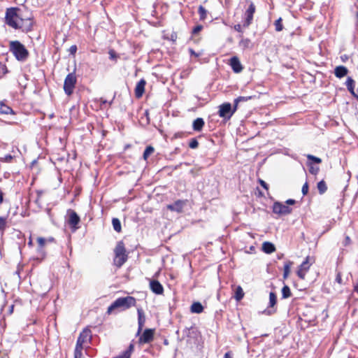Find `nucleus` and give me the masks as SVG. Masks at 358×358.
<instances>
[{
  "mask_svg": "<svg viewBox=\"0 0 358 358\" xmlns=\"http://www.w3.org/2000/svg\"><path fill=\"white\" fill-rule=\"evenodd\" d=\"M336 281L339 283V284H342V278H341V274L340 272H338L337 274H336Z\"/></svg>",
  "mask_w": 358,
  "mask_h": 358,
  "instance_id": "obj_49",
  "label": "nucleus"
},
{
  "mask_svg": "<svg viewBox=\"0 0 358 358\" xmlns=\"http://www.w3.org/2000/svg\"><path fill=\"white\" fill-rule=\"evenodd\" d=\"M199 146V142L196 138H192L189 143V147L192 149H196Z\"/></svg>",
  "mask_w": 358,
  "mask_h": 358,
  "instance_id": "obj_38",
  "label": "nucleus"
},
{
  "mask_svg": "<svg viewBox=\"0 0 358 358\" xmlns=\"http://www.w3.org/2000/svg\"><path fill=\"white\" fill-rule=\"evenodd\" d=\"M292 295L291 290L287 285H285L282 289V298L287 299Z\"/></svg>",
  "mask_w": 358,
  "mask_h": 358,
  "instance_id": "obj_32",
  "label": "nucleus"
},
{
  "mask_svg": "<svg viewBox=\"0 0 358 358\" xmlns=\"http://www.w3.org/2000/svg\"><path fill=\"white\" fill-rule=\"evenodd\" d=\"M84 347L78 346L76 345L75 350H74V358H81L83 356V350Z\"/></svg>",
  "mask_w": 358,
  "mask_h": 358,
  "instance_id": "obj_33",
  "label": "nucleus"
},
{
  "mask_svg": "<svg viewBox=\"0 0 358 358\" xmlns=\"http://www.w3.org/2000/svg\"><path fill=\"white\" fill-rule=\"evenodd\" d=\"M306 157L308 161H310L307 162V166L309 167V172L313 175H317L320 171V167L313 165V162L319 164L322 163V159L310 154L307 155Z\"/></svg>",
  "mask_w": 358,
  "mask_h": 358,
  "instance_id": "obj_8",
  "label": "nucleus"
},
{
  "mask_svg": "<svg viewBox=\"0 0 358 358\" xmlns=\"http://www.w3.org/2000/svg\"><path fill=\"white\" fill-rule=\"evenodd\" d=\"M202 29H203V26L201 24H198L196 27H194V29H192V34H197L202 30Z\"/></svg>",
  "mask_w": 358,
  "mask_h": 358,
  "instance_id": "obj_42",
  "label": "nucleus"
},
{
  "mask_svg": "<svg viewBox=\"0 0 358 358\" xmlns=\"http://www.w3.org/2000/svg\"><path fill=\"white\" fill-rule=\"evenodd\" d=\"M283 257V254L278 255V259H281Z\"/></svg>",
  "mask_w": 358,
  "mask_h": 358,
  "instance_id": "obj_57",
  "label": "nucleus"
},
{
  "mask_svg": "<svg viewBox=\"0 0 358 358\" xmlns=\"http://www.w3.org/2000/svg\"><path fill=\"white\" fill-rule=\"evenodd\" d=\"M351 243V239L348 236H346L344 241V245L347 246Z\"/></svg>",
  "mask_w": 358,
  "mask_h": 358,
  "instance_id": "obj_50",
  "label": "nucleus"
},
{
  "mask_svg": "<svg viewBox=\"0 0 358 358\" xmlns=\"http://www.w3.org/2000/svg\"><path fill=\"white\" fill-rule=\"evenodd\" d=\"M273 212L278 215H288L292 212V208L280 202H275L273 206Z\"/></svg>",
  "mask_w": 358,
  "mask_h": 358,
  "instance_id": "obj_10",
  "label": "nucleus"
},
{
  "mask_svg": "<svg viewBox=\"0 0 358 358\" xmlns=\"http://www.w3.org/2000/svg\"><path fill=\"white\" fill-rule=\"evenodd\" d=\"M13 308V306H11V308H10V310H12Z\"/></svg>",
  "mask_w": 358,
  "mask_h": 358,
  "instance_id": "obj_60",
  "label": "nucleus"
},
{
  "mask_svg": "<svg viewBox=\"0 0 358 358\" xmlns=\"http://www.w3.org/2000/svg\"><path fill=\"white\" fill-rule=\"evenodd\" d=\"M295 203H296L295 200H294V199H290L287 200V201H286V203H287V204H289V205H293V204H294Z\"/></svg>",
  "mask_w": 358,
  "mask_h": 358,
  "instance_id": "obj_52",
  "label": "nucleus"
},
{
  "mask_svg": "<svg viewBox=\"0 0 358 358\" xmlns=\"http://www.w3.org/2000/svg\"><path fill=\"white\" fill-rule=\"evenodd\" d=\"M348 70L344 66H336L334 69V74L338 78H341L345 76L348 74Z\"/></svg>",
  "mask_w": 358,
  "mask_h": 358,
  "instance_id": "obj_21",
  "label": "nucleus"
},
{
  "mask_svg": "<svg viewBox=\"0 0 358 358\" xmlns=\"http://www.w3.org/2000/svg\"><path fill=\"white\" fill-rule=\"evenodd\" d=\"M100 102H101V105L108 103V105L110 106L112 104V103H113V100L111 101H110V102H108L107 100L103 99V98H101L100 99Z\"/></svg>",
  "mask_w": 358,
  "mask_h": 358,
  "instance_id": "obj_51",
  "label": "nucleus"
},
{
  "mask_svg": "<svg viewBox=\"0 0 358 358\" xmlns=\"http://www.w3.org/2000/svg\"><path fill=\"white\" fill-rule=\"evenodd\" d=\"M239 38H241V41L238 43V45L243 50H245L247 48H249L251 45V41L249 38H244L242 35L239 36Z\"/></svg>",
  "mask_w": 358,
  "mask_h": 358,
  "instance_id": "obj_25",
  "label": "nucleus"
},
{
  "mask_svg": "<svg viewBox=\"0 0 358 358\" xmlns=\"http://www.w3.org/2000/svg\"><path fill=\"white\" fill-rule=\"evenodd\" d=\"M150 287L152 292L156 294H162L164 293V287L158 280H151L150 281Z\"/></svg>",
  "mask_w": 358,
  "mask_h": 358,
  "instance_id": "obj_16",
  "label": "nucleus"
},
{
  "mask_svg": "<svg viewBox=\"0 0 358 358\" xmlns=\"http://www.w3.org/2000/svg\"><path fill=\"white\" fill-rule=\"evenodd\" d=\"M302 193L303 195H306L308 194V182H305L304 185H303L302 187Z\"/></svg>",
  "mask_w": 358,
  "mask_h": 358,
  "instance_id": "obj_45",
  "label": "nucleus"
},
{
  "mask_svg": "<svg viewBox=\"0 0 358 358\" xmlns=\"http://www.w3.org/2000/svg\"><path fill=\"white\" fill-rule=\"evenodd\" d=\"M317 188L320 194H324L327 190V185L324 180H321L317 184Z\"/></svg>",
  "mask_w": 358,
  "mask_h": 358,
  "instance_id": "obj_27",
  "label": "nucleus"
},
{
  "mask_svg": "<svg viewBox=\"0 0 358 358\" xmlns=\"http://www.w3.org/2000/svg\"><path fill=\"white\" fill-rule=\"evenodd\" d=\"M229 65L231 66L234 72L238 73L243 71V66L238 57L234 56L229 60Z\"/></svg>",
  "mask_w": 358,
  "mask_h": 358,
  "instance_id": "obj_14",
  "label": "nucleus"
},
{
  "mask_svg": "<svg viewBox=\"0 0 358 358\" xmlns=\"http://www.w3.org/2000/svg\"><path fill=\"white\" fill-rule=\"evenodd\" d=\"M185 204V203L184 201L177 200L173 203L168 205L167 208L171 211H176L178 213H180V212H182Z\"/></svg>",
  "mask_w": 358,
  "mask_h": 358,
  "instance_id": "obj_17",
  "label": "nucleus"
},
{
  "mask_svg": "<svg viewBox=\"0 0 358 358\" xmlns=\"http://www.w3.org/2000/svg\"><path fill=\"white\" fill-rule=\"evenodd\" d=\"M262 251L266 254H271L275 251V247L272 243L266 241L262 244Z\"/></svg>",
  "mask_w": 358,
  "mask_h": 358,
  "instance_id": "obj_22",
  "label": "nucleus"
},
{
  "mask_svg": "<svg viewBox=\"0 0 358 358\" xmlns=\"http://www.w3.org/2000/svg\"><path fill=\"white\" fill-rule=\"evenodd\" d=\"M292 264H293L292 262L287 261L285 263V265H284V272L289 273L290 272V268L292 266Z\"/></svg>",
  "mask_w": 358,
  "mask_h": 358,
  "instance_id": "obj_39",
  "label": "nucleus"
},
{
  "mask_svg": "<svg viewBox=\"0 0 358 358\" xmlns=\"http://www.w3.org/2000/svg\"><path fill=\"white\" fill-rule=\"evenodd\" d=\"M5 22L9 27L25 32L31 31L33 27L31 17L25 15L24 11L17 7L6 9Z\"/></svg>",
  "mask_w": 358,
  "mask_h": 358,
  "instance_id": "obj_1",
  "label": "nucleus"
},
{
  "mask_svg": "<svg viewBox=\"0 0 358 358\" xmlns=\"http://www.w3.org/2000/svg\"><path fill=\"white\" fill-rule=\"evenodd\" d=\"M146 82L144 79L140 80L138 83L136 84V88H135V95L137 98H140L142 96V95L144 93L145 91V86Z\"/></svg>",
  "mask_w": 358,
  "mask_h": 358,
  "instance_id": "obj_18",
  "label": "nucleus"
},
{
  "mask_svg": "<svg viewBox=\"0 0 358 358\" xmlns=\"http://www.w3.org/2000/svg\"><path fill=\"white\" fill-rule=\"evenodd\" d=\"M114 358H130V350H125L121 355Z\"/></svg>",
  "mask_w": 358,
  "mask_h": 358,
  "instance_id": "obj_40",
  "label": "nucleus"
},
{
  "mask_svg": "<svg viewBox=\"0 0 358 358\" xmlns=\"http://www.w3.org/2000/svg\"><path fill=\"white\" fill-rule=\"evenodd\" d=\"M190 311L192 313L199 314L203 311V306L200 302H194L190 307Z\"/></svg>",
  "mask_w": 358,
  "mask_h": 358,
  "instance_id": "obj_24",
  "label": "nucleus"
},
{
  "mask_svg": "<svg viewBox=\"0 0 358 358\" xmlns=\"http://www.w3.org/2000/svg\"><path fill=\"white\" fill-rule=\"evenodd\" d=\"M224 358H232L229 354V352L225 353Z\"/></svg>",
  "mask_w": 358,
  "mask_h": 358,
  "instance_id": "obj_55",
  "label": "nucleus"
},
{
  "mask_svg": "<svg viewBox=\"0 0 358 358\" xmlns=\"http://www.w3.org/2000/svg\"><path fill=\"white\" fill-rule=\"evenodd\" d=\"M306 271H303L301 269H300L299 268V270L297 271V275L301 278V279H304L305 278V275L306 274Z\"/></svg>",
  "mask_w": 358,
  "mask_h": 358,
  "instance_id": "obj_43",
  "label": "nucleus"
},
{
  "mask_svg": "<svg viewBox=\"0 0 358 358\" xmlns=\"http://www.w3.org/2000/svg\"><path fill=\"white\" fill-rule=\"evenodd\" d=\"M136 303V300L133 296L118 298L108 308L107 313L110 314L116 308L128 309L131 306H135Z\"/></svg>",
  "mask_w": 358,
  "mask_h": 358,
  "instance_id": "obj_3",
  "label": "nucleus"
},
{
  "mask_svg": "<svg viewBox=\"0 0 358 358\" xmlns=\"http://www.w3.org/2000/svg\"><path fill=\"white\" fill-rule=\"evenodd\" d=\"M13 308V306H11V308H10V310H12Z\"/></svg>",
  "mask_w": 358,
  "mask_h": 358,
  "instance_id": "obj_59",
  "label": "nucleus"
},
{
  "mask_svg": "<svg viewBox=\"0 0 358 358\" xmlns=\"http://www.w3.org/2000/svg\"><path fill=\"white\" fill-rule=\"evenodd\" d=\"M133 349H134L133 345L130 344V345L129 346V348L127 350H130V354H131Z\"/></svg>",
  "mask_w": 358,
  "mask_h": 358,
  "instance_id": "obj_54",
  "label": "nucleus"
},
{
  "mask_svg": "<svg viewBox=\"0 0 358 358\" xmlns=\"http://www.w3.org/2000/svg\"><path fill=\"white\" fill-rule=\"evenodd\" d=\"M289 274V273L284 272V273H283V278H284V279L287 278V277H288Z\"/></svg>",
  "mask_w": 358,
  "mask_h": 358,
  "instance_id": "obj_56",
  "label": "nucleus"
},
{
  "mask_svg": "<svg viewBox=\"0 0 358 358\" xmlns=\"http://www.w3.org/2000/svg\"><path fill=\"white\" fill-rule=\"evenodd\" d=\"M109 54V57L110 59L113 60V59H117V55L115 53V52L113 50H110L108 52Z\"/></svg>",
  "mask_w": 358,
  "mask_h": 358,
  "instance_id": "obj_46",
  "label": "nucleus"
},
{
  "mask_svg": "<svg viewBox=\"0 0 358 358\" xmlns=\"http://www.w3.org/2000/svg\"><path fill=\"white\" fill-rule=\"evenodd\" d=\"M277 303V296L276 294L271 292L269 294V306L268 308H271V309L265 310L264 313H266L267 315H272L276 312V309L274 308L275 305Z\"/></svg>",
  "mask_w": 358,
  "mask_h": 358,
  "instance_id": "obj_15",
  "label": "nucleus"
},
{
  "mask_svg": "<svg viewBox=\"0 0 358 358\" xmlns=\"http://www.w3.org/2000/svg\"><path fill=\"white\" fill-rule=\"evenodd\" d=\"M204 120L203 118L198 117L196 120H194L192 124V127L194 131H200L202 130L203 126H204Z\"/></svg>",
  "mask_w": 358,
  "mask_h": 358,
  "instance_id": "obj_23",
  "label": "nucleus"
},
{
  "mask_svg": "<svg viewBox=\"0 0 358 358\" xmlns=\"http://www.w3.org/2000/svg\"><path fill=\"white\" fill-rule=\"evenodd\" d=\"M309 259L310 257H306L305 260L299 266V268L307 272L310 268V266L311 265V264L309 262Z\"/></svg>",
  "mask_w": 358,
  "mask_h": 358,
  "instance_id": "obj_30",
  "label": "nucleus"
},
{
  "mask_svg": "<svg viewBox=\"0 0 358 358\" xmlns=\"http://www.w3.org/2000/svg\"><path fill=\"white\" fill-rule=\"evenodd\" d=\"M137 313H138V331L136 333V335L138 336L145 325L146 317L144 313L143 310L141 308H138L137 309Z\"/></svg>",
  "mask_w": 358,
  "mask_h": 358,
  "instance_id": "obj_13",
  "label": "nucleus"
},
{
  "mask_svg": "<svg viewBox=\"0 0 358 358\" xmlns=\"http://www.w3.org/2000/svg\"><path fill=\"white\" fill-rule=\"evenodd\" d=\"M256 7L253 2L250 1L248 8L244 13L243 27L248 28L252 22L253 15L255 13Z\"/></svg>",
  "mask_w": 358,
  "mask_h": 358,
  "instance_id": "obj_6",
  "label": "nucleus"
},
{
  "mask_svg": "<svg viewBox=\"0 0 358 358\" xmlns=\"http://www.w3.org/2000/svg\"><path fill=\"white\" fill-rule=\"evenodd\" d=\"M0 114H3V115L14 114V111L10 106H8L6 104L1 103L0 106Z\"/></svg>",
  "mask_w": 358,
  "mask_h": 358,
  "instance_id": "obj_26",
  "label": "nucleus"
},
{
  "mask_svg": "<svg viewBox=\"0 0 358 358\" xmlns=\"http://www.w3.org/2000/svg\"><path fill=\"white\" fill-rule=\"evenodd\" d=\"M198 13L200 16V20H204L206 18L207 10L202 6H200L198 9Z\"/></svg>",
  "mask_w": 358,
  "mask_h": 358,
  "instance_id": "obj_34",
  "label": "nucleus"
},
{
  "mask_svg": "<svg viewBox=\"0 0 358 358\" xmlns=\"http://www.w3.org/2000/svg\"><path fill=\"white\" fill-rule=\"evenodd\" d=\"M236 110L232 109L229 103H224L220 106L218 114L220 117L229 120Z\"/></svg>",
  "mask_w": 358,
  "mask_h": 358,
  "instance_id": "obj_9",
  "label": "nucleus"
},
{
  "mask_svg": "<svg viewBox=\"0 0 358 358\" xmlns=\"http://www.w3.org/2000/svg\"><path fill=\"white\" fill-rule=\"evenodd\" d=\"M154 151H155V149L152 146H151V145L147 146L143 152V159L147 160L148 158L149 157V156L151 154H152L154 152Z\"/></svg>",
  "mask_w": 358,
  "mask_h": 358,
  "instance_id": "obj_31",
  "label": "nucleus"
},
{
  "mask_svg": "<svg viewBox=\"0 0 358 358\" xmlns=\"http://www.w3.org/2000/svg\"><path fill=\"white\" fill-rule=\"evenodd\" d=\"M92 339V331L90 329L85 328L80 332L76 342V345L85 348L90 344Z\"/></svg>",
  "mask_w": 358,
  "mask_h": 358,
  "instance_id": "obj_7",
  "label": "nucleus"
},
{
  "mask_svg": "<svg viewBox=\"0 0 358 358\" xmlns=\"http://www.w3.org/2000/svg\"><path fill=\"white\" fill-rule=\"evenodd\" d=\"M112 224L115 231L119 233L122 231L121 222L118 218H113Z\"/></svg>",
  "mask_w": 358,
  "mask_h": 358,
  "instance_id": "obj_29",
  "label": "nucleus"
},
{
  "mask_svg": "<svg viewBox=\"0 0 358 358\" xmlns=\"http://www.w3.org/2000/svg\"><path fill=\"white\" fill-rule=\"evenodd\" d=\"M70 54L75 55L77 51V46L76 45H71L69 50Z\"/></svg>",
  "mask_w": 358,
  "mask_h": 358,
  "instance_id": "obj_47",
  "label": "nucleus"
},
{
  "mask_svg": "<svg viewBox=\"0 0 358 358\" xmlns=\"http://www.w3.org/2000/svg\"><path fill=\"white\" fill-rule=\"evenodd\" d=\"M77 78L74 73H70L66 76L64 83V90L67 95L73 94Z\"/></svg>",
  "mask_w": 358,
  "mask_h": 358,
  "instance_id": "obj_5",
  "label": "nucleus"
},
{
  "mask_svg": "<svg viewBox=\"0 0 358 358\" xmlns=\"http://www.w3.org/2000/svg\"><path fill=\"white\" fill-rule=\"evenodd\" d=\"M345 85L350 94L358 99V96L355 92V81L351 77L347 78Z\"/></svg>",
  "mask_w": 358,
  "mask_h": 358,
  "instance_id": "obj_20",
  "label": "nucleus"
},
{
  "mask_svg": "<svg viewBox=\"0 0 358 358\" xmlns=\"http://www.w3.org/2000/svg\"><path fill=\"white\" fill-rule=\"evenodd\" d=\"M68 224L73 230L77 229L78 228L77 225L80 221V217L73 210L71 209L68 210Z\"/></svg>",
  "mask_w": 358,
  "mask_h": 358,
  "instance_id": "obj_11",
  "label": "nucleus"
},
{
  "mask_svg": "<svg viewBox=\"0 0 358 358\" xmlns=\"http://www.w3.org/2000/svg\"><path fill=\"white\" fill-rule=\"evenodd\" d=\"M354 291L358 294V282L354 286Z\"/></svg>",
  "mask_w": 358,
  "mask_h": 358,
  "instance_id": "obj_53",
  "label": "nucleus"
},
{
  "mask_svg": "<svg viewBox=\"0 0 358 358\" xmlns=\"http://www.w3.org/2000/svg\"><path fill=\"white\" fill-rule=\"evenodd\" d=\"M250 96H239L234 100V110L237 109V106L239 102L241 101H246L249 100Z\"/></svg>",
  "mask_w": 358,
  "mask_h": 358,
  "instance_id": "obj_36",
  "label": "nucleus"
},
{
  "mask_svg": "<svg viewBox=\"0 0 358 358\" xmlns=\"http://www.w3.org/2000/svg\"><path fill=\"white\" fill-rule=\"evenodd\" d=\"M259 182L261 185V186L263 187L264 189H268V186L264 180L259 179Z\"/></svg>",
  "mask_w": 358,
  "mask_h": 358,
  "instance_id": "obj_48",
  "label": "nucleus"
},
{
  "mask_svg": "<svg viewBox=\"0 0 358 358\" xmlns=\"http://www.w3.org/2000/svg\"><path fill=\"white\" fill-rule=\"evenodd\" d=\"M282 18L279 17L278 20H276L274 22L275 25V29L276 31H280L283 29V25L282 24Z\"/></svg>",
  "mask_w": 358,
  "mask_h": 358,
  "instance_id": "obj_35",
  "label": "nucleus"
},
{
  "mask_svg": "<svg viewBox=\"0 0 358 358\" xmlns=\"http://www.w3.org/2000/svg\"><path fill=\"white\" fill-rule=\"evenodd\" d=\"M242 27H243V24H242V25H241V24H238L234 25V29H235L236 31L239 32V33L241 34V35H242V36H243V31Z\"/></svg>",
  "mask_w": 358,
  "mask_h": 358,
  "instance_id": "obj_44",
  "label": "nucleus"
},
{
  "mask_svg": "<svg viewBox=\"0 0 358 358\" xmlns=\"http://www.w3.org/2000/svg\"><path fill=\"white\" fill-rule=\"evenodd\" d=\"M6 217H0V231H3L7 226Z\"/></svg>",
  "mask_w": 358,
  "mask_h": 358,
  "instance_id": "obj_37",
  "label": "nucleus"
},
{
  "mask_svg": "<svg viewBox=\"0 0 358 358\" xmlns=\"http://www.w3.org/2000/svg\"><path fill=\"white\" fill-rule=\"evenodd\" d=\"M155 329H146L140 336L138 342L141 344L149 343L154 339Z\"/></svg>",
  "mask_w": 358,
  "mask_h": 358,
  "instance_id": "obj_12",
  "label": "nucleus"
},
{
  "mask_svg": "<svg viewBox=\"0 0 358 358\" xmlns=\"http://www.w3.org/2000/svg\"><path fill=\"white\" fill-rule=\"evenodd\" d=\"M13 157L11 155H6L3 157L1 158V161L3 162H10Z\"/></svg>",
  "mask_w": 358,
  "mask_h": 358,
  "instance_id": "obj_41",
  "label": "nucleus"
},
{
  "mask_svg": "<svg viewBox=\"0 0 358 358\" xmlns=\"http://www.w3.org/2000/svg\"><path fill=\"white\" fill-rule=\"evenodd\" d=\"M9 50L15 58L21 62H25L29 55L27 49L19 41H10L9 42Z\"/></svg>",
  "mask_w": 358,
  "mask_h": 358,
  "instance_id": "obj_2",
  "label": "nucleus"
},
{
  "mask_svg": "<svg viewBox=\"0 0 358 358\" xmlns=\"http://www.w3.org/2000/svg\"><path fill=\"white\" fill-rule=\"evenodd\" d=\"M115 258L114 264L120 268L127 260L128 255L126 252L124 244L122 241H119L114 250Z\"/></svg>",
  "mask_w": 358,
  "mask_h": 358,
  "instance_id": "obj_4",
  "label": "nucleus"
},
{
  "mask_svg": "<svg viewBox=\"0 0 358 358\" xmlns=\"http://www.w3.org/2000/svg\"><path fill=\"white\" fill-rule=\"evenodd\" d=\"M357 17H358V13H357Z\"/></svg>",
  "mask_w": 358,
  "mask_h": 358,
  "instance_id": "obj_62",
  "label": "nucleus"
},
{
  "mask_svg": "<svg viewBox=\"0 0 358 358\" xmlns=\"http://www.w3.org/2000/svg\"><path fill=\"white\" fill-rule=\"evenodd\" d=\"M28 244H29V245H32V241H31V240H29V241Z\"/></svg>",
  "mask_w": 358,
  "mask_h": 358,
  "instance_id": "obj_58",
  "label": "nucleus"
},
{
  "mask_svg": "<svg viewBox=\"0 0 358 358\" xmlns=\"http://www.w3.org/2000/svg\"><path fill=\"white\" fill-rule=\"evenodd\" d=\"M49 241H53V238H52L49 239Z\"/></svg>",
  "mask_w": 358,
  "mask_h": 358,
  "instance_id": "obj_61",
  "label": "nucleus"
},
{
  "mask_svg": "<svg viewBox=\"0 0 358 358\" xmlns=\"http://www.w3.org/2000/svg\"><path fill=\"white\" fill-rule=\"evenodd\" d=\"M47 242H48V240L43 237L37 238V243L38 244V248L37 250H38V253L40 255L41 259H43L45 256V252L43 250V248Z\"/></svg>",
  "mask_w": 358,
  "mask_h": 358,
  "instance_id": "obj_19",
  "label": "nucleus"
},
{
  "mask_svg": "<svg viewBox=\"0 0 358 358\" xmlns=\"http://www.w3.org/2000/svg\"><path fill=\"white\" fill-rule=\"evenodd\" d=\"M243 296L244 292L242 287L241 286H238L236 288L234 298L236 299V301H239L243 298Z\"/></svg>",
  "mask_w": 358,
  "mask_h": 358,
  "instance_id": "obj_28",
  "label": "nucleus"
}]
</instances>
